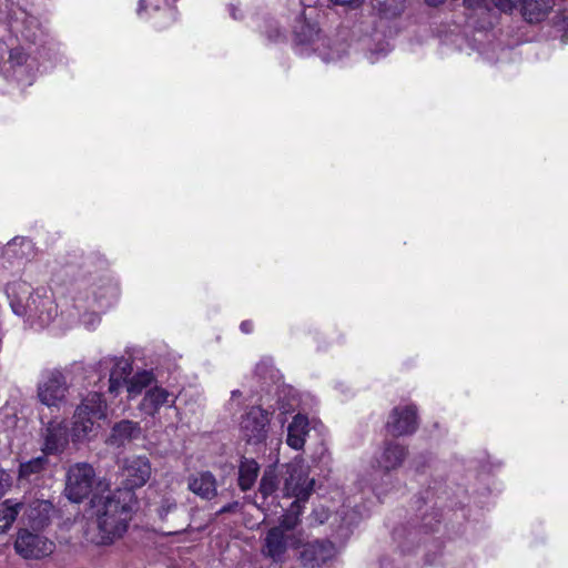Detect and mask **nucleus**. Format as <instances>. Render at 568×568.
Returning <instances> with one entry per match:
<instances>
[{
    "instance_id": "nucleus-1",
    "label": "nucleus",
    "mask_w": 568,
    "mask_h": 568,
    "mask_svg": "<svg viewBox=\"0 0 568 568\" xmlns=\"http://www.w3.org/2000/svg\"><path fill=\"white\" fill-rule=\"evenodd\" d=\"M135 503V494L130 490H114L92 499L101 544L112 542L126 531Z\"/></svg>"
},
{
    "instance_id": "nucleus-2",
    "label": "nucleus",
    "mask_w": 568,
    "mask_h": 568,
    "mask_svg": "<svg viewBox=\"0 0 568 568\" xmlns=\"http://www.w3.org/2000/svg\"><path fill=\"white\" fill-rule=\"evenodd\" d=\"M10 306L18 316H27L39 326L49 325L57 316V305L45 290L31 292L27 283H18L9 293Z\"/></svg>"
},
{
    "instance_id": "nucleus-3",
    "label": "nucleus",
    "mask_w": 568,
    "mask_h": 568,
    "mask_svg": "<svg viewBox=\"0 0 568 568\" xmlns=\"http://www.w3.org/2000/svg\"><path fill=\"white\" fill-rule=\"evenodd\" d=\"M106 418V403L100 393H90L77 407L72 417L71 439L73 443L91 440L98 435L99 422Z\"/></svg>"
},
{
    "instance_id": "nucleus-4",
    "label": "nucleus",
    "mask_w": 568,
    "mask_h": 568,
    "mask_svg": "<svg viewBox=\"0 0 568 568\" xmlns=\"http://www.w3.org/2000/svg\"><path fill=\"white\" fill-rule=\"evenodd\" d=\"M69 384L64 374L58 369L44 373L38 383L37 396L49 408L60 409L68 403Z\"/></svg>"
},
{
    "instance_id": "nucleus-5",
    "label": "nucleus",
    "mask_w": 568,
    "mask_h": 568,
    "mask_svg": "<svg viewBox=\"0 0 568 568\" xmlns=\"http://www.w3.org/2000/svg\"><path fill=\"white\" fill-rule=\"evenodd\" d=\"M315 480L310 478V467L302 458H295L287 465V477L283 486L286 497H294V501L305 503L314 489Z\"/></svg>"
},
{
    "instance_id": "nucleus-6",
    "label": "nucleus",
    "mask_w": 568,
    "mask_h": 568,
    "mask_svg": "<svg viewBox=\"0 0 568 568\" xmlns=\"http://www.w3.org/2000/svg\"><path fill=\"white\" fill-rule=\"evenodd\" d=\"M14 550L23 559L41 560L54 552L55 544L43 535L20 529L17 532Z\"/></svg>"
},
{
    "instance_id": "nucleus-7",
    "label": "nucleus",
    "mask_w": 568,
    "mask_h": 568,
    "mask_svg": "<svg viewBox=\"0 0 568 568\" xmlns=\"http://www.w3.org/2000/svg\"><path fill=\"white\" fill-rule=\"evenodd\" d=\"M95 483L93 467L87 463L71 466L67 473L65 495L73 503L89 497Z\"/></svg>"
},
{
    "instance_id": "nucleus-8",
    "label": "nucleus",
    "mask_w": 568,
    "mask_h": 568,
    "mask_svg": "<svg viewBox=\"0 0 568 568\" xmlns=\"http://www.w3.org/2000/svg\"><path fill=\"white\" fill-rule=\"evenodd\" d=\"M152 475V466L146 456H131L123 459L120 467L123 488L118 490H130L143 487Z\"/></svg>"
},
{
    "instance_id": "nucleus-9",
    "label": "nucleus",
    "mask_w": 568,
    "mask_h": 568,
    "mask_svg": "<svg viewBox=\"0 0 568 568\" xmlns=\"http://www.w3.org/2000/svg\"><path fill=\"white\" fill-rule=\"evenodd\" d=\"M270 413L258 406L251 407L241 420V434L248 444H260L267 438Z\"/></svg>"
},
{
    "instance_id": "nucleus-10",
    "label": "nucleus",
    "mask_w": 568,
    "mask_h": 568,
    "mask_svg": "<svg viewBox=\"0 0 568 568\" xmlns=\"http://www.w3.org/2000/svg\"><path fill=\"white\" fill-rule=\"evenodd\" d=\"M302 545L300 534H286L282 528H271L264 538L262 554L273 561H282L286 550Z\"/></svg>"
},
{
    "instance_id": "nucleus-11",
    "label": "nucleus",
    "mask_w": 568,
    "mask_h": 568,
    "mask_svg": "<svg viewBox=\"0 0 568 568\" xmlns=\"http://www.w3.org/2000/svg\"><path fill=\"white\" fill-rule=\"evenodd\" d=\"M417 426V410L414 405L395 407L386 423L387 432L397 437L413 434Z\"/></svg>"
},
{
    "instance_id": "nucleus-12",
    "label": "nucleus",
    "mask_w": 568,
    "mask_h": 568,
    "mask_svg": "<svg viewBox=\"0 0 568 568\" xmlns=\"http://www.w3.org/2000/svg\"><path fill=\"white\" fill-rule=\"evenodd\" d=\"M178 395L162 386L154 385L145 390L139 409L151 417H154L162 407H174Z\"/></svg>"
},
{
    "instance_id": "nucleus-13",
    "label": "nucleus",
    "mask_w": 568,
    "mask_h": 568,
    "mask_svg": "<svg viewBox=\"0 0 568 568\" xmlns=\"http://www.w3.org/2000/svg\"><path fill=\"white\" fill-rule=\"evenodd\" d=\"M335 556V547L328 540H315L304 545L301 559L304 565L318 566Z\"/></svg>"
},
{
    "instance_id": "nucleus-14",
    "label": "nucleus",
    "mask_w": 568,
    "mask_h": 568,
    "mask_svg": "<svg viewBox=\"0 0 568 568\" xmlns=\"http://www.w3.org/2000/svg\"><path fill=\"white\" fill-rule=\"evenodd\" d=\"M406 456L407 450L404 446L387 442L375 458L376 467L383 471L395 470L402 466Z\"/></svg>"
},
{
    "instance_id": "nucleus-15",
    "label": "nucleus",
    "mask_w": 568,
    "mask_h": 568,
    "mask_svg": "<svg viewBox=\"0 0 568 568\" xmlns=\"http://www.w3.org/2000/svg\"><path fill=\"white\" fill-rule=\"evenodd\" d=\"M69 443L67 426L60 422L49 423L44 433L43 450L47 454H57L64 450Z\"/></svg>"
},
{
    "instance_id": "nucleus-16",
    "label": "nucleus",
    "mask_w": 568,
    "mask_h": 568,
    "mask_svg": "<svg viewBox=\"0 0 568 568\" xmlns=\"http://www.w3.org/2000/svg\"><path fill=\"white\" fill-rule=\"evenodd\" d=\"M189 489L202 499L210 500L217 494L216 479L210 471H202L189 477Z\"/></svg>"
},
{
    "instance_id": "nucleus-17",
    "label": "nucleus",
    "mask_w": 568,
    "mask_h": 568,
    "mask_svg": "<svg viewBox=\"0 0 568 568\" xmlns=\"http://www.w3.org/2000/svg\"><path fill=\"white\" fill-rule=\"evenodd\" d=\"M308 432V418L304 415L297 414L287 426L286 444L295 450H301L304 447Z\"/></svg>"
},
{
    "instance_id": "nucleus-18",
    "label": "nucleus",
    "mask_w": 568,
    "mask_h": 568,
    "mask_svg": "<svg viewBox=\"0 0 568 568\" xmlns=\"http://www.w3.org/2000/svg\"><path fill=\"white\" fill-rule=\"evenodd\" d=\"M52 504L47 500H34L24 510L23 518L33 529H41L49 524Z\"/></svg>"
},
{
    "instance_id": "nucleus-19",
    "label": "nucleus",
    "mask_w": 568,
    "mask_h": 568,
    "mask_svg": "<svg viewBox=\"0 0 568 568\" xmlns=\"http://www.w3.org/2000/svg\"><path fill=\"white\" fill-rule=\"evenodd\" d=\"M111 363H113V368L110 373L109 378V392L111 394H118L123 384L126 382V377L131 373V366L129 362L124 358H110L103 361V364H105V366H108Z\"/></svg>"
},
{
    "instance_id": "nucleus-20",
    "label": "nucleus",
    "mask_w": 568,
    "mask_h": 568,
    "mask_svg": "<svg viewBox=\"0 0 568 568\" xmlns=\"http://www.w3.org/2000/svg\"><path fill=\"white\" fill-rule=\"evenodd\" d=\"M555 7V0H524L523 16L530 22L542 21Z\"/></svg>"
},
{
    "instance_id": "nucleus-21",
    "label": "nucleus",
    "mask_w": 568,
    "mask_h": 568,
    "mask_svg": "<svg viewBox=\"0 0 568 568\" xmlns=\"http://www.w3.org/2000/svg\"><path fill=\"white\" fill-rule=\"evenodd\" d=\"M260 471V466L254 459L243 458L239 469V486L243 491L253 487Z\"/></svg>"
},
{
    "instance_id": "nucleus-22",
    "label": "nucleus",
    "mask_w": 568,
    "mask_h": 568,
    "mask_svg": "<svg viewBox=\"0 0 568 568\" xmlns=\"http://www.w3.org/2000/svg\"><path fill=\"white\" fill-rule=\"evenodd\" d=\"M154 381L155 377L152 372H138L126 382V390L129 393V396L133 398L141 394L143 389L153 387L152 383Z\"/></svg>"
},
{
    "instance_id": "nucleus-23",
    "label": "nucleus",
    "mask_w": 568,
    "mask_h": 568,
    "mask_svg": "<svg viewBox=\"0 0 568 568\" xmlns=\"http://www.w3.org/2000/svg\"><path fill=\"white\" fill-rule=\"evenodd\" d=\"M23 508V504L13 503L11 499H7L0 505V534L9 530Z\"/></svg>"
},
{
    "instance_id": "nucleus-24",
    "label": "nucleus",
    "mask_w": 568,
    "mask_h": 568,
    "mask_svg": "<svg viewBox=\"0 0 568 568\" xmlns=\"http://www.w3.org/2000/svg\"><path fill=\"white\" fill-rule=\"evenodd\" d=\"M302 511L303 505L298 501H293L286 514L282 516L280 525L274 528H282V531L292 534L291 531L300 524V515Z\"/></svg>"
},
{
    "instance_id": "nucleus-25",
    "label": "nucleus",
    "mask_w": 568,
    "mask_h": 568,
    "mask_svg": "<svg viewBox=\"0 0 568 568\" xmlns=\"http://www.w3.org/2000/svg\"><path fill=\"white\" fill-rule=\"evenodd\" d=\"M140 434V426L132 420H122L114 425L112 436L119 443L138 437Z\"/></svg>"
},
{
    "instance_id": "nucleus-26",
    "label": "nucleus",
    "mask_w": 568,
    "mask_h": 568,
    "mask_svg": "<svg viewBox=\"0 0 568 568\" xmlns=\"http://www.w3.org/2000/svg\"><path fill=\"white\" fill-rule=\"evenodd\" d=\"M295 38L301 44H312L320 38V30L315 23L298 22L294 30Z\"/></svg>"
},
{
    "instance_id": "nucleus-27",
    "label": "nucleus",
    "mask_w": 568,
    "mask_h": 568,
    "mask_svg": "<svg viewBox=\"0 0 568 568\" xmlns=\"http://www.w3.org/2000/svg\"><path fill=\"white\" fill-rule=\"evenodd\" d=\"M45 463L47 459L44 457H37L28 463L21 464L19 469L20 477H29L32 474L39 473L43 469Z\"/></svg>"
},
{
    "instance_id": "nucleus-28",
    "label": "nucleus",
    "mask_w": 568,
    "mask_h": 568,
    "mask_svg": "<svg viewBox=\"0 0 568 568\" xmlns=\"http://www.w3.org/2000/svg\"><path fill=\"white\" fill-rule=\"evenodd\" d=\"M116 296L115 287L112 285H108L103 288V292L95 296L94 301L99 308H108L112 305Z\"/></svg>"
},
{
    "instance_id": "nucleus-29",
    "label": "nucleus",
    "mask_w": 568,
    "mask_h": 568,
    "mask_svg": "<svg viewBox=\"0 0 568 568\" xmlns=\"http://www.w3.org/2000/svg\"><path fill=\"white\" fill-rule=\"evenodd\" d=\"M276 485L277 480L274 473L265 471L260 483V493L266 497L275 491Z\"/></svg>"
},
{
    "instance_id": "nucleus-30",
    "label": "nucleus",
    "mask_w": 568,
    "mask_h": 568,
    "mask_svg": "<svg viewBox=\"0 0 568 568\" xmlns=\"http://www.w3.org/2000/svg\"><path fill=\"white\" fill-rule=\"evenodd\" d=\"M176 509V501L171 497L162 498L159 507L156 508V513L159 517L163 520L166 516Z\"/></svg>"
},
{
    "instance_id": "nucleus-31",
    "label": "nucleus",
    "mask_w": 568,
    "mask_h": 568,
    "mask_svg": "<svg viewBox=\"0 0 568 568\" xmlns=\"http://www.w3.org/2000/svg\"><path fill=\"white\" fill-rule=\"evenodd\" d=\"M100 316L98 313L95 312H91V313H85L82 315L81 317V322L82 324L88 328V329H94L99 323H100Z\"/></svg>"
},
{
    "instance_id": "nucleus-32",
    "label": "nucleus",
    "mask_w": 568,
    "mask_h": 568,
    "mask_svg": "<svg viewBox=\"0 0 568 568\" xmlns=\"http://www.w3.org/2000/svg\"><path fill=\"white\" fill-rule=\"evenodd\" d=\"M11 485H12L11 476L3 469H0V499L10 489Z\"/></svg>"
},
{
    "instance_id": "nucleus-33",
    "label": "nucleus",
    "mask_w": 568,
    "mask_h": 568,
    "mask_svg": "<svg viewBox=\"0 0 568 568\" xmlns=\"http://www.w3.org/2000/svg\"><path fill=\"white\" fill-rule=\"evenodd\" d=\"M494 4L504 12H511L518 0H493Z\"/></svg>"
},
{
    "instance_id": "nucleus-34",
    "label": "nucleus",
    "mask_w": 568,
    "mask_h": 568,
    "mask_svg": "<svg viewBox=\"0 0 568 568\" xmlns=\"http://www.w3.org/2000/svg\"><path fill=\"white\" fill-rule=\"evenodd\" d=\"M168 0H141V7H153L154 9H159L161 4L166 3Z\"/></svg>"
},
{
    "instance_id": "nucleus-35",
    "label": "nucleus",
    "mask_w": 568,
    "mask_h": 568,
    "mask_svg": "<svg viewBox=\"0 0 568 568\" xmlns=\"http://www.w3.org/2000/svg\"><path fill=\"white\" fill-rule=\"evenodd\" d=\"M241 329L244 332V333H251L252 329H253V324L248 321H245L241 324Z\"/></svg>"
},
{
    "instance_id": "nucleus-36",
    "label": "nucleus",
    "mask_w": 568,
    "mask_h": 568,
    "mask_svg": "<svg viewBox=\"0 0 568 568\" xmlns=\"http://www.w3.org/2000/svg\"><path fill=\"white\" fill-rule=\"evenodd\" d=\"M465 3L468 6V7H479L481 6L486 0H464Z\"/></svg>"
},
{
    "instance_id": "nucleus-37",
    "label": "nucleus",
    "mask_w": 568,
    "mask_h": 568,
    "mask_svg": "<svg viewBox=\"0 0 568 568\" xmlns=\"http://www.w3.org/2000/svg\"><path fill=\"white\" fill-rule=\"evenodd\" d=\"M335 4L351 6L355 4L358 0H332Z\"/></svg>"
},
{
    "instance_id": "nucleus-38",
    "label": "nucleus",
    "mask_w": 568,
    "mask_h": 568,
    "mask_svg": "<svg viewBox=\"0 0 568 568\" xmlns=\"http://www.w3.org/2000/svg\"><path fill=\"white\" fill-rule=\"evenodd\" d=\"M444 0H426V2L429 4V6H433V7H436L438 4H440Z\"/></svg>"
},
{
    "instance_id": "nucleus-39",
    "label": "nucleus",
    "mask_w": 568,
    "mask_h": 568,
    "mask_svg": "<svg viewBox=\"0 0 568 568\" xmlns=\"http://www.w3.org/2000/svg\"><path fill=\"white\" fill-rule=\"evenodd\" d=\"M20 242H21L22 245L27 246V248H31V242L30 241L22 239V240H20Z\"/></svg>"
},
{
    "instance_id": "nucleus-40",
    "label": "nucleus",
    "mask_w": 568,
    "mask_h": 568,
    "mask_svg": "<svg viewBox=\"0 0 568 568\" xmlns=\"http://www.w3.org/2000/svg\"><path fill=\"white\" fill-rule=\"evenodd\" d=\"M18 244V239H14L12 242L9 243V247H13Z\"/></svg>"
},
{
    "instance_id": "nucleus-41",
    "label": "nucleus",
    "mask_w": 568,
    "mask_h": 568,
    "mask_svg": "<svg viewBox=\"0 0 568 568\" xmlns=\"http://www.w3.org/2000/svg\"><path fill=\"white\" fill-rule=\"evenodd\" d=\"M240 395H241L240 390H233V392H232V396H233V397H235V396H240Z\"/></svg>"
}]
</instances>
